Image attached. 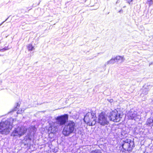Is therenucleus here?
Masks as SVG:
<instances>
[{"instance_id":"nucleus-1","label":"nucleus","mask_w":153,"mask_h":153,"mask_svg":"<svg viewBox=\"0 0 153 153\" xmlns=\"http://www.w3.org/2000/svg\"><path fill=\"white\" fill-rule=\"evenodd\" d=\"M75 127V123L73 120L70 121L65 125L62 131V134L65 136H68L74 132Z\"/></svg>"},{"instance_id":"nucleus-2","label":"nucleus","mask_w":153,"mask_h":153,"mask_svg":"<svg viewBox=\"0 0 153 153\" xmlns=\"http://www.w3.org/2000/svg\"><path fill=\"white\" fill-rule=\"evenodd\" d=\"M134 147V142L132 141L131 140L129 141H123V143L119 145V149L123 152H131Z\"/></svg>"},{"instance_id":"nucleus-3","label":"nucleus","mask_w":153,"mask_h":153,"mask_svg":"<svg viewBox=\"0 0 153 153\" xmlns=\"http://www.w3.org/2000/svg\"><path fill=\"white\" fill-rule=\"evenodd\" d=\"M13 127L10 122L8 120L0 122V133L2 134H7Z\"/></svg>"},{"instance_id":"nucleus-4","label":"nucleus","mask_w":153,"mask_h":153,"mask_svg":"<svg viewBox=\"0 0 153 153\" xmlns=\"http://www.w3.org/2000/svg\"><path fill=\"white\" fill-rule=\"evenodd\" d=\"M96 116L94 113L88 112L84 116L83 120L89 126L94 125L96 123Z\"/></svg>"},{"instance_id":"nucleus-5","label":"nucleus","mask_w":153,"mask_h":153,"mask_svg":"<svg viewBox=\"0 0 153 153\" xmlns=\"http://www.w3.org/2000/svg\"><path fill=\"white\" fill-rule=\"evenodd\" d=\"M97 123L102 126H104L109 124L107 116L105 111H102L98 116Z\"/></svg>"},{"instance_id":"nucleus-6","label":"nucleus","mask_w":153,"mask_h":153,"mask_svg":"<svg viewBox=\"0 0 153 153\" xmlns=\"http://www.w3.org/2000/svg\"><path fill=\"white\" fill-rule=\"evenodd\" d=\"M68 115L65 114L57 117L56 118L57 123L60 126L65 125L68 121Z\"/></svg>"},{"instance_id":"nucleus-7","label":"nucleus","mask_w":153,"mask_h":153,"mask_svg":"<svg viewBox=\"0 0 153 153\" xmlns=\"http://www.w3.org/2000/svg\"><path fill=\"white\" fill-rule=\"evenodd\" d=\"M27 129L23 128L18 127L12 132L11 135L13 137L19 136L21 137L27 131Z\"/></svg>"},{"instance_id":"nucleus-8","label":"nucleus","mask_w":153,"mask_h":153,"mask_svg":"<svg viewBox=\"0 0 153 153\" xmlns=\"http://www.w3.org/2000/svg\"><path fill=\"white\" fill-rule=\"evenodd\" d=\"M120 114L117 111H112L110 113L109 117L110 120L114 122H118L120 120Z\"/></svg>"},{"instance_id":"nucleus-9","label":"nucleus","mask_w":153,"mask_h":153,"mask_svg":"<svg viewBox=\"0 0 153 153\" xmlns=\"http://www.w3.org/2000/svg\"><path fill=\"white\" fill-rule=\"evenodd\" d=\"M111 60H113L114 61H121V62H123L124 60V59L123 56H118Z\"/></svg>"},{"instance_id":"nucleus-10","label":"nucleus","mask_w":153,"mask_h":153,"mask_svg":"<svg viewBox=\"0 0 153 153\" xmlns=\"http://www.w3.org/2000/svg\"><path fill=\"white\" fill-rule=\"evenodd\" d=\"M136 114L134 113L130 112L128 115V117L129 119L133 120L135 117Z\"/></svg>"},{"instance_id":"nucleus-11","label":"nucleus","mask_w":153,"mask_h":153,"mask_svg":"<svg viewBox=\"0 0 153 153\" xmlns=\"http://www.w3.org/2000/svg\"><path fill=\"white\" fill-rule=\"evenodd\" d=\"M153 123V120L151 118H148L146 121V125L148 126H150Z\"/></svg>"},{"instance_id":"nucleus-12","label":"nucleus","mask_w":153,"mask_h":153,"mask_svg":"<svg viewBox=\"0 0 153 153\" xmlns=\"http://www.w3.org/2000/svg\"><path fill=\"white\" fill-rule=\"evenodd\" d=\"M27 48L29 51H32L34 49V47L31 44H29L27 46Z\"/></svg>"},{"instance_id":"nucleus-13","label":"nucleus","mask_w":153,"mask_h":153,"mask_svg":"<svg viewBox=\"0 0 153 153\" xmlns=\"http://www.w3.org/2000/svg\"><path fill=\"white\" fill-rule=\"evenodd\" d=\"M125 1H127V3L129 4H132V2L134 1V0H125Z\"/></svg>"},{"instance_id":"nucleus-14","label":"nucleus","mask_w":153,"mask_h":153,"mask_svg":"<svg viewBox=\"0 0 153 153\" xmlns=\"http://www.w3.org/2000/svg\"><path fill=\"white\" fill-rule=\"evenodd\" d=\"M90 153H99V152L98 150H95L91 151Z\"/></svg>"},{"instance_id":"nucleus-15","label":"nucleus","mask_w":153,"mask_h":153,"mask_svg":"<svg viewBox=\"0 0 153 153\" xmlns=\"http://www.w3.org/2000/svg\"><path fill=\"white\" fill-rule=\"evenodd\" d=\"M149 2H152V0H147Z\"/></svg>"},{"instance_id":"nucleus-16","label":"nucleus","mask_w":153,"mask_h":153,"mask_svg":"<svg viewBox=\"0 0 153 153\" xmlns=\"http://www.w3.org/2000/svg\"><path fill=\"white\" fill-rule=\"evenodd\" d=\"M28 139L29 140H31V138H30V137H28Z\"/></svg>"},{"instance_id":"nucleus-17","label":"nucleus","mask_w":153,"mask_h":153,"mask_svg":"<svg viewBox=\"0 0 153 153\" xmlns=\"http://www.w3.org/2000/svg\"><path fill=\"white\" fill-rule=\"evenodd\" d=\"M56 130H55V131H53L52 132H56Z\"/></svg>"}]
</instances>
